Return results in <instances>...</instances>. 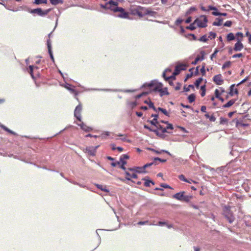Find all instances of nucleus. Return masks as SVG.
<instances>
[{"instance_id":"58836bf2","label":"nucleus","mask_w":251,"mask_h":251,"mask_svg":"<svg viewBox=\"0 0 251 251\" xmlns=\"http://www.w3.org/2000/svg\"><path fill=\"white\" fill-rule=\"evenodd\" d=\"M195 24H194V22L191 24L189 26H188L186 27V29H190L191 30H193L196 28V26H195Z\"/></svg>"},{"instance_id":"de8ad7c7","label":"nucleus","mask_w":251,"mask_h":251,"mask_svg":"<svg viewBox=\"0 0 251 251\" xmlns=\"http://www.w3.org/2000/svg\"><path fill=\"white\" fill-rule=\"evenodd\" d=\"M194 88V86L193 85H189L188 87L184 86V91L188 92L190 91V88Z\"/></svg>"},{"instance_id":"6e6d98bb","label":"nucleus","mask_w":251,"mask_h":251,"mask_svg":"<svg viewBox=\"0 0 251 251\" xmlns=\"http://www.w3.org/2000/svg\"><path fill=\"white\" fill-rule=\"evenodd\" d=\"M178 178L183 181L186 182L187 181V179L185 178V176L183 175H180L178 176Z\"/></svg>"},{"instance_id":"0eeeda50","label":"nucleus","mask_w":251,"mask_h":251,"mask_svg":"<svg viewBox=\"0 0 251 251\" xmlns=\"http://www.w3.org/2000/svg\"><path fill=\"white\" fill-rule=\"evenodd\" d=\"M184 193L185 192L184 191L176 193L173 196V198L180 201L188 202L190 201V198L188 196H184Z\"/></svg>"},{"instance_id":"3c124183","label":"nucleus","mask_w":251,"mask_h":251,"mask_svg":"<svg viewBox=\"0 0 251 251\" xmlns=\"http://www.w3.org/2000/svg\"><path fill=\"white\" fill-rule=\"evenodd\" d=\"M165 124H167V126H166V130L167 129H173L174 127L172 124L168 123V122H165Z\"/></svg>"},{"instance_id":"6e6552de","label":"nucleus","mask_w":251,"mask_h":251,"mask_svg":"<svg viewBox=\"0 0 251 251\" xmlns=\"http://www.w3.org/2000/svg\"><path fill=\"white\" fill-rule=\"evenodd\" d=\"M82 110V105L79 104L76 107L74 111V115L76 119L81 122V111Z\"/></svg>"},{"instance_id":"bf43d9fd","label":"nucleus","mask_w":251,"mask_h":251,"mask_svg":"<svg viewBox=\"0 0 251 251\" xmlns=\"http://www.w3.org/2000/svg\"><path fill=\"white\" fill-rule=\"evenodd\" d=\"M246 35L249 38V43L251 44V34L249 31H247L246 33Z\"/></svg>"},{"instance_id":"2f4dec72","label":"nucleus","mask_w":251,"mask_h":251,"mask_svg":"<svg viewBox=\"0 0 251 251\" xmlns=\"http://www.w3.org/2000/svg\"><path fill=\"white\" fill-rule=\"evenodd\" d=\"M212 14L214 16H226L227 14L226 13H220L216 11H213Z\"/></svg>"},{"instance_id":"69168bd1","label":"nucleus","mask_w":251,"mask_h":251,"mask_svg":"<svg viewBox=\"0 0 251 251\" xmlns=\"http://www.w3.org/2000/svg\"><path fill=\"white\" fill-rule=\"evenodd\" d=\"M201 73L202 75H203L205 74V66H202L201 68Z\"/></svg>"},{"instance_id":"c03bdc74","label":"nucleus","mask_w":251,"mask_h":251,"mask_svg":"<svg viewBox=\"0 0 251 251\" xmlns=\"http://www.w3.org/2000/svg\"><path fill=\"white\" fill-rule=\"evenodd\" d=\"M218 52L219 50L216 49L214 52L211 55L210 58L211 60H212L213 58H215L216 57V54Z\"/></svg>"},{"instance_id":"f8f14e48","label":"nucleus","mask_w":251,"mask_h":251,"mask_svg":"<svg viewBox=\"0 0 251 251\" xmlns=\"http://www.w3.org/2000/svg\"><path fill=\"white\" fill-rule=\"evenodd\" d=\"M235 85L232 84L230 87V91L228 92V95L230 96H233L234 95L238 94V90L236 88H235Z\"/></svg>"},{"instance_id":"4c0bfd02","label":"nucleus","mask_w":251,"mask_h":251,"mask_svg":"<svg viewBox=\"0 0 251 251\" xmlns=\"http://www.w3.org/2000/svg\"><path fill=\"white\" fill-rule=\"evenodd\" d=\"M202 81V78L201 77L199 78L198 79L196 80L195 83V85L197 88H198L199 87V85Z\"/></svg>"},{"instance_id":"49530a36","label":"nucleus","mask_w":251,"mask_h":251,"mask_svg":"<svg viewBox=\"0 0 251 251\" xmlns=\"http://www.w3.org/2000/svg\"><path fill=\"white\" fill-rule=\"evenodd\" d=\"M221 94H220V90L219 89H216L215 90V97L217 99L220 97Z\"/></svg>"},{"instance_id":"864d4df0","label":"nucleus","mask_w":251,"mask_h":251,"mask_svg":"<svg viewBox=\"0 0 251 251\" xmlns=\"http://www.w3.org/2000/svg\"><path fill=\"white\" fill-rule=\"evenodd\" d=\"M207 40H208V39L207 38V37L206 35H203V36H201L200 39V41L203 42H206Z\"/></svg>"},{"instance_id":"aec40b11","label":"nucleus","mask_w":251,"mask_h":251,"mask_svg":"<svg viewBox=\"0 0 251 251\" xmlns=\"http://www.w3.org/2000/svg\"><path fill=\"white\" fill-rule=\"evenodd\" d=\"M97 147H96L97 148ZM96 149H91V148H86L85 149L86 152L88 153L90 155L94 156L95 155Z\"/></svg>"},{"instance_id":"6ab92c4d","label":"nucleus","mask_w":251,"mask_h":251,"mask_svg":"<svg viewBox=\"0 0 251 251\" xmlns=\"http://www.w3.org/2000/svg\"><path fill=\"white\" fill-rule=\"evenodd\" d=\"M201 53H202L201 56H200L199 55L197 56V57L195 58L194 61L192 62L193 64L196 65L199 61H201L204 59V52L202 51Z\"/></svg>"},{"instance_id":"cd10ccee","label":"nucleus","mask_w":251,"mask_h":251,"mask_svg":"<svg viewBox=\"0 0 251 251\" xmlns=\"http://www.w3.org/2000/svg\"><path fill=\"white\" fill-rule=\"evenodd\" d=\"M231 65V62L229 61H226L222 66V69L224 70L226 68H229Z\"/></svg>"},{"instance_id":"423d86ee","label":"nucleus","mask_w":251,"mask_h":251,"mask_svg":"<svg viewBox=\"0 0 251 251\" xmlns=\"http://www.w3.org/2000/svg\"><path fill=\"white\" fill-rule=\"evenodd\" d=\"M224 215L227 219L228 222L231 224L235 220V218L230 210L229 207L225 206L223 210Z\"/></svg>"},{"instance_id":"bb28decb","label":"nucleus","mask_w":251,"mask_h":251,"mask_svg":"<svg viewBox=\"0 0 251 251\" xmlns=\"http://www.w3.org/2000/svg\"><path fill=\"white\" fill-rule=\"evenodd\" d=\"M156 127L157 128V130H158V129L160 130L161 131L162 133H164L167 132L166 131V128L163 127L161 125L159 124V123L157 124V125L156 126Z\"/></svg>"},{"instance_id":"052dcab7","label":"nucleus","mask_w":251,"mask_h":251,"mask_svg":"<svg viewBox=\"0 0 251 251\" xmlns=\"http://www.w3.org/2000/svg\"><path fill=\"white\" fill-rule=\"evenodd\" d=\"M216 34L214 32H210L209 33V37L211 38V39H214L216 37Z\"/></svg>"},{"instance_id":"2eb2a0df","label":"nucleus","mask_w":251,"mask_h":251,"mask_svg":"<svg viewBox=\"0 0 251 251\" xmlns=\"http://www.w3.org/2000/svg\"><path fill=\"white\" fill-rule=\"evenodd\" d=\"M118 2L111 0V1H110L108 2H107L106 3L105 7L111 9V8H114V7H112L111 6L112 5H114V6H116V7H117V6L118 5Z\"/></svg>"},{"instance_id":"a19ab883","label":"nucleus","mask_w":251,"mask_h":251,"mask_svg":"<svg viewBox=\"0 0 251 251\" xmlns=\"http://www.w3.org/2000/svg\"><path fill=\"white\" fill-rule=\"evenodd\" d=\"M34 67L33 65H30L29 66V71L28 72L32 78H34V75H33V68H34Z\"/></svg>"},{"instance_id":"a211bd4d","label":"nucleus","mask_w":251,"mask_h":251,"mask_svg":"<svg viewBox=\"0 0 251 251\" xmlns=\"http://www.w3.org/2000/svg\"><path fill=\"white\" fill-rule=\"evenodd\" d=\"M47 45H48V51L50 54V58L51 59L52 61L53 62L54 61V59L52 54V52L51 51V44L50 43L49 41H48L47 42Z\"/></svg>"},{"instance_id":"09e8293b","label":"nucleus","mask_w":251,"mask_h":251,"mask_svg":"<svg viewBox=\"0 0 251 251\" xmlns=\"http://www.w3.org/2000/svg\"><path fill=\"white\" fill-rule=\"evenodd\" d=\"M209 10H213L214 11L218 12V9L216 7L213 6L212 5H209L208 6V11Z\"/></svg>"},{"instance_id":"774afa93","label":"nucleus","mask_w":251,"mask_h":251,"mask_svg":"<svg viewBox=\"0 0 251 251\" xmlns=\"http://www.w3.org/2000/svg\"><path fill=\"white\" fill-rule=\"evenodd\" d=\"M211 122H215L216 121V118L213 115H211L210 118H208Z\"/></svg>"},{"instance_id":"79ce46f5","label":"nucleus","mask_w":251,"mask_h":251,"mask_svg":"<svg viewBox=\"0 0 251 251\" xmlns=\"http://www.w3.org/2000/svg\"><path fill=\"white\" fill-rule=\"evenodd\" d=\"M180 71L185 70L186 69L187 66L184 64H181L176 66Z\"/></svg>"},{"instance_id":"473e14b6","label":"nucleus","mask_w":251,"mask_h":251,"mask_svg":"<svg viewBox=\"0 0 251 251\" xmlns=\"http://www.w3.org/2000/svg\"><path fill=\"white\" fill-rule=\"evenodd\" d=\"M228 123V120L226 118L224 117H221L220 119V124L221 125L227 124Z\"/></svg>"},{"instance_id":"39448f33","label":"nucleus","mask_w":251,"mask_h":251,"mask_svg":"<svg viewBox=\"0 0 251 251\" xmlns=\"http://www.w3.org/2000/svg\"><path fill=\"white\" fill-rule=\"evenodd\" d=\"M51 11V9H48L46 10H42L41 8H35L33 9H29L28 12L31 14H36L38 16L44 17L48 14Z\"/></svg>"},{"instance_id":"5fc2aeb1","label":"nucleus","mask_w":251,"mask_h":251,"mask_svg":"<svg viewBox=\"0 0 251 251\" xmlns=\"http://www.w3.org/2000/svg\"><path fill=\"white\" fill-rule=\"evenodd\" d=\"M224 26L227 27H230L232 25V22L230 21H227L225 24Z\"/></svg>"},{"instance_id":"f704fd0d","label":"nucleus","mask_w":251,"mask_h":251,"mask_svg":"<svg viewBox=\"0 0 251 251\" xmlns=\"http://www.w3.org/2000/svg\"><path fill=\"white\" fill-rule=\"evenodd\" d=\"M197 10L196 8L195 7H190L186 12V15H190L193 11H195Z\"/></svg>"},{"instance_id":"4be33fe9","label":"nucleus","mask_w":251,"mask_h":251,"mask_svg":"<svg viewBox=\"0 0 251 251\" xmlns=\"http://www.w3.org/2000/svg\"><path fill=\"white\" fill-rule=\"evenodd\" d=\"M235 39V36L234 34L230 32L226 35V40L228 42H230Z\"/></svg>"},{"instance_id":"c85d7f7f","label":"nucleus","mask_w":251,"mask_h":251,"mask_svg":"<svg viewBox=\"0 0 251 251\" xmlns=\"http://www.w3.org/2000/svg\"><path fill=\"white\" fill-rule=\"evenodd\" d=\"M144 127L145 128L148 129L149 131L155 133L157 135H158V134H159L158 130L152 129L146 125H145Z\"/></svg>"},{"instance_id":"5701e85b","label":"nucleus","mask_w":251,"mask_h":251,"mask_svg":"<svg viewBox=\"0 0 251 251\" xmlns=\"http://www.w3.org/2000/svg\"><path fill=\"white\" fill-rule=\"evenodd\" d=\"M223 19L216 18L215 21L213 23V25L215 26H220L222 25Z\"/></svg>"},{"instance_id":"412c9836","label":"nucleus","mask_w":251,"mask_h":251,"mask_svg":"<svg viewBox=\"0 0 251 251\" xmlns=\"http://www.w3.org/2000/svg\"><path fill=\"white\" fill-rule=\"evenodd\" d=\"M160 93V95L161 97L164 96V95H169V93L168 91L167 88H162L159 91Z\"/></svg>"},{"instance_id":"338daca9","label":"nucleus","mask_w":251,"mask_h":251,"mask_svg":"<svg viewBox=\"0 0 251 251\" xmlns=\"http://www.w3.org/2000/svg\"><path fill=\"white\" fill-rule=\"evenodd\" d=\"M153 164H154V162H151V163H147V164H145L143 167H144V168L146 169V168H147V167H149L151 166V165H152Z\"/></svg>"},{"instance_id":"13d9d810","label":"nucleus","mask_w":251,"mask_h":251,"mask_svg":"<svg viewBox=\"0 0 251 251\" xmlns=\"http://www.w3.org/2000/svg\"><path fill=\"white\" fill-rule=\"evenodd\" d=\"M160 186L164 188L172 189V188L171 186H170L169 185L167 184L161 183L160 184Z\"/></svg>"},{"instance_id":"9b49d317","label":"nucleus","mask_w":251,"mask_h":251,"mask_svg":"<svg viewBox=\"0 0 251 251\" xmlns=\"http://www.w3.org/2000/svg\"><path fill=\"white\" fill-rule=\"evenodd\" d=\"M163 76L164 78V79L167 81L168 82V83H169V84L170 85L174 86L173 81H174L176 79V77H175V76L171 75V76H169V77H166V75H165V73L164 72L163 74Z\"/></svg>"},{"instance_id":"7ed1b4c3","label":"nucleus","mask_w":251,"mask_h":251,"mask_svg":"<svg viewBox=\"0 0 251 251\" xmlns=\"http://www.w3.org/2000/svg\"><path fill=\"white\" fill-rule=\"evenodd\" d=\"M207 22V18L205 15H201L194 21V24L201 28L206 27Z\"/></svg>"},{"instance_id":"f257e3e1","label":"nucleus","mask_w":251,"mask_h":251,"mask_svg":"<svg viewBox=\"0 0 251 251\" xmlns=\"http://www.w3.org/2000/svg\"><path fill=\"white\" fill-rule=\"evenodd\" d=\"M132 15H137L139 17H143L146 15H152L154 13L150 8H146L141 6H136L130 8Z\"/></svg>"},{"instance_id":"680f3d73","label":"nucleus","mask_w":251,"mask_h":251,"mask_svg":"<svg viewBox=\"0 0 251 251\" xmlns=\"http://www.w3.org/2000/svg\"><path fill=\"white\" fill-rule=\"evenodd\" d=\"M148 93V92H143L142 93L139 94V95H138L136 96V98L137 99H139L141 97H142V96H143L144 95H145L146 94H147Z\"/></svg>"},{"instance_id":"1a4fd4ad","label":"nucleus","mask_w":251,"mask_h":251,"mask_svg":"<svg viewBox=\"0 0 251 251\" xmlns=\"http://www.w3.org/2000/svg\"><path fill=\"white\" fill-rule=\"evenodd\" d=\"M214 82L218 85H221L224 83V80L221 74L215 75L213 78Z\"/></svg>"},{"instance_id":"603ef678","label":"nucleus","mask_w":251,"mask_h":251,"mask_svg":"<svg viewBox=\"0 0 251 251\" xmlns=\"http://www.w3.org/2000/svg\"><path fill=\"white\" fill-rule=\"evenodd\" d=\"M180 72V71L179 70L178 68H177V67L176 66L174 72L173 73V75H172L175 76L176 75H177L179 74Z\"/></svg>"},{"instance_id":"f3484780","label":"nucleus","mask_w":251,"mask_h":251,"mask_svg":"<svg viewBox=\"0 0 251 251\" xmlns=\"http://www.w3.org/2000/svg\"><path fill=\"white\" fill-rule=\"evenodd\" d=\"M126 175L127 177H126V179L128 180H130V177L133 178H137V175L135 173L130 174L127 171L125 172Z\"/></svg>"},{"instance_id":"c9c22d12","label":"nucleus","mask_w":251,"mask_h":251,"mask_svg":"<svg viewBox=\"0 0 251 251\" xmlns=\"http://www.w3.org/2000/svg\"><path fill=\"white\" fill-rule=\"evenodd\" d=\"M148 122H150L152 125L155 126V127L157 126V124L159 123L157 121V119L156 118H153L152 120L148 121Z\"/></svg>"},{"instance_id":"ddd939ff","label":"nucleus","mask_w":251,"mask_h":251,"mask_svg":"<svg viewBox=\"0 0 251 251\" xmlns=\"http://www.w3.org/2000/svg\"><path fill=\"white\" fill-rule=\"evenodd\" d=\"M77 125L80 127V128L85 131H90L92 130V128L87 125H86L85 124H84L81 121L80 122V123H77Z\"/></svg>"},{"instance_id":"c756f323","label":"nucleus","mask_w":251,"mask_h":251,"mask_svg":"<svg viewBox=\"0 0 251 251\" xmlns=\"http://www.w3.org/2000/svg\"><path fill=\"white\" fill-rule=\"evenodd\" d=\"M196 96L194 94H192L188 96V99L190 103H192L195 100Z\"/></svg>"},{"instance_id":"393cba45","label":"nucleus","mask_w":251,"mask_h":251,"mask_svg":"<svg viewBox=\"0 0 251 251\" xmlns=\"http://www.w3.org/2000/svg\"><path fill=\"white\" fill-rule=\"evenodd\" d=\"M235 36V39L236 38V40L238 41H242L243 38V34L242 32H237Z\"/></svg>"},{"instance_id":"37998d69","label":"nucleus","mask_w":251,"mask_h":251,"mask_svg":"<svg viewBox=\"0 0 251 251\" xmlns=\"http://www.w3.org/2000/svg\"><path fill=\"white\" fill-rule=\"evenodd\" d=\"M158 111H161L165 115L168 116H169V113L166 109H163L161 107H158Z\"/></svg>"},{"instance_id":"f03ea898","label":"nucleus","mask_w":251,"mask_h":251,"mask_svg":"<svg viewBox=\"0 0 251 251\" xmlns=\"http://www.w3.org/2000/svg\"><path fill=\"white\" fill-rule=\"evenodd\" d=\"M142 87H148L150 91L158 92L163 87V84L156 81H152L150 83L144 84Z\"/></svg>"},{"instance_id":"72a5a7b5","label":"nucleus","mask_w":251,"mask_h":251,"mask_svg":"<svg viewBox=\"0 0 251 251\" xmlns=\"http://www.w3.org/2000/svg\"><path fill=\"white\" fill-rule=\"evenodd\" d=\"M201 97H203L205 95V91H206L205 85H204L203 86H201Z\"/></svg>"},{"instance_id":"8fccbe9b","label":"nucleus","mask_w":251,"mask_h":251,"mask_svg":"<svg viewBox=\"0 0 251 251\" xmlns=\"http://www.w3.org/2000/svg\"><path fill=\"white\" fill-rule=\"evenodd\" d=\"M129 156L127 154H123L121 156L120 160H125V159H129Z\"/></svg>"},{"instance_id":"b1692460","label":"nucleus","mask_w":251,"mask_h":251,"mask_svg":"<svg viewBox=\"0 0 251 251\" xmlns=\"http://www.w3.org/2000/svg\"><path fill=\"white\" fill-rule=\"evenodd\" d=\"M96 186L97 187L101 190L102 191L105 192H109V191L106 188V185H102L100 184H96Z\"/></svg>"},{"instance_id":"20e7f679","label":"nucleus","mask_w":251,"mask_h":251,"mask_svg":"<svg viewBox=\"0 0 251 251\" xmlns=\"http://www.w3.org/2000/svg\"><path fill=\"white\" fill-rule=\"evenodd\" d=\"M111 10L114 12H119V14L117 15L119 18L124 19L129 18V13L126 12L122 7H115L114 8H111Z\"/></svg>"},{"instance_id":"a878e982","label":"nucleus","mask_w":251,"mask_h":251,"mask_svg":"<svg viewBox=\"0 0 251 251\" xmlns=\"http://www.w3.org/2000/svg\"><path fill=\"white\" fill-rule=\"evenodd\" d=\"M0 127L3 129H4L5 131L9 132V133L11 134H13V135H16V133L15 132H14V131L11 130L10 129H8L7 127H6L5 126H3V125H1L0 126Z\"/></svg>"},{"instance_id":"e433bc0d","label":"nucleus","mask_w":251,"mask_h":251,"mask_svg":"<svg viewBox=\"0 0 251 251\" xmlns=\"http://www.w3.org/2000/svg\"><path fill=\"white\" fill-rule=\"evenodd\" d=\"M34 3L36 4H40L42 3L47 4V0H35Z\"/></svg>"},{"instance_id":"4468645a","label":"nucleus","mask_w":251,"mask_h":251,"mask_svg":"<svg viewBox=\"0 0 251 251\" xmlns=\"http://www.w3.org/2000/svg\"><path fill=\"white\" fill-rule=\"evenodd\" d=\"M128 170L129 171H135V172L139 173H145L146 172L145 171V169L144 168V167L128 168Z\"/></svg>"},{"instance_id":"9d476101","label":"nucleus","mask_w":251,"mask_h":251,"mask_svg":"<svg viewBox=\"0 0 251 251\" xmlns=\"http://www.w3.org/2000/svg\"><path fill=\"white\" fill-rule=\"evenodd\" d=\"M244 48V45L241 41H238L234 45L233 50L235 51H241Z\"/></svg>"},{"instance_id":"e2e57ef3","label":"nucleus","mask_w":251,"mask_h":251,"mask_svg":"<svg viewBox=\"0 0 251 251\" xmlns=\"http://www.w3.org/2000/svg\"><path fill=\"white\" fill-rule=\"evenodd\" d=\"M182 22H183V20L182 19L179 18L176 20L175 24L176 25H180Z\"/></svg>"},{"instance_id":"0e129e2a","label":"nucleus","mask_w":251,"mask_h":251,"mask_svg":"<svg viewBox=\"0 0 251 251\" xmlns=\"http://www.w3.org/2000/svg\"><path fill=\"white\" fill-rule=\"evenodd\" d=\"M181 84L180 83H177L176 85L175 86V89L176 90H179L180 89Z\"/></svg>"},{"instance_id":"ea45409f","label":"nucleus","mask_w":251,"mask_h":251,"mask_svg":"<svg viewBox=\"0 0 251 251\" xmlns=\"http://www.w3.org/2000/svg\"><path fill=\"white\" fill-rule=\"evenodd\" d=\"M151 183L152 185L154 184V182H153L152 181L149 180H146V181L144 183V185L146 187H149V186H150Z\"/></svg>"},{"instance_id":"dca6fc26","label":"nucleus","mask_w":251,"mask_h":251,"mask_svg":"<svg viewBox=\"0 0 251 251\" xmlns=\"http://www.w3.org/2000/svg\"><path fill=\"white\" fill-rule=\"evenodd\" d=\"M236 101V99H232L228 101L226 103L223 105V108H228L232 106Z\"/></svg>"},{"instance_id":"a18cd8bd","label":"nucleus","mask_w":251,"mask_h":251,"mask_svg":"<svg viewBox=\"0 0 251 251\" xmlns=\"http://www.w3.org/2000/svg\"><path fill=\"white\" fill-rule=\"evenodd\" d=\"M137 224L138 225H147V224L151 225V224L149 223V221H143V222L140 221L137 223Z\"/></svg>"},{"instance_id":"7c9ffc66","label":"nucleus","mask_w":251,"mask_h":251,"mask_svg":"<svg viewBox=\"0 0 251 251\" xmlns=\"http://www.w3.org/2000/svg\"><path fill=\"white\" fill-rule=\"evenodd\" d=\"M52 5H56L59 3H63V0H50Z\"/></svg>"},{"instance_id":"4d7b16f0","label":"nucleus","mask_w":251,"mask_h":251,"mask_svg":"<svg viewBox=\"0 0 251 251\" xmlns=\"http://www.w3.org/2000/svg\"><path fill=\"white\" fill-rule=\"evenodd\" d=\"M243 56H244V55L242 53H237V54H235L233 55L232 56V58H237V57H242Z\"/></svg>"}]
</instances>
